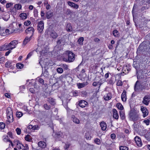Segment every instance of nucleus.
<instances>
[{
    "label": "nucleus",
    "instance_id": "1",
    "mask_svg": "<svg viewBox=\"0 0 150 150\" xmlns=\"http://www.w3.org/2000/svg\"><path fill=\"white\" fill-rule=\"evenodd\" d=\"M63 60L66 62H71L75 60V54L72 52L68 50L66 51V56L63 58Z\"/></svg>",
    "mask_w": 150,
    "mask_h": 150
},
{
    "label": "nucleus",
    "instance_id": "2",
    "mask_svg": "<svg viewBox=\"0 0 150 150\" xmlns=\"http://www.w3.org/2000/svg\"><path fill=\"white\" fill-rule=\"evenodd\" d=\"M17 41L14 40L11 41L9 43H6L4 44L5 50H12L15 48L16 45L18 44Z\"/></svg>",
    "mask_w": 150,
    "mask_h": 150
},
{
    "label": "nucleus",
    "instance_id": "3",
    "mask_svg": "<svg viewBox=\"0 0 150 150\" xmlns=\"http://www.w3.org/2000/svg\"><path fill=\"white\" fill-rule=\"evenodd\" d=\"M129 117L130 120L133 121H137L138 120L139 118L138 114L135 110L133 109L131 110L130 111Z\"/></svg>",
    "mask_w": 150,
    "mask_h": 150
},
{
    "label": "nucleus",
    "instance_id": "4",
    "mask_svg": "<svg viewBox=\"0 0 150 150\" xmlns=\"http://www.w3.org/2000/svg\"><path fill=\"white\" fill-rule=\"evenodd\" d=\"M44 28V23L43 21H41L38 22V26L37 29L38 32L40 33H42L43 30Z\"/></svg>",
    "mask_w": 150,
    "mask_h": 150
},
{
    "label": "nucleus",
    "instance_id": "5",
    "mask_svg": "<svg viewBox=\"0 0 150 150\" xmlns=\"http://www.w3.org/2000/svg\"><path fill=\"white\" fill-rule=\"evenodd\" d=\"M150 101V96L148 95H145L143 98L142 103L146 105H148Z\"/></svg>",
    "mask_w": 150,
    "mask_h": 150
},
{
    "label": "nucleus",
    "instance_id": "6",
    "mask_svg": "<svg viewBox=\"0 0 150 150\" xmlns=\"http://www.w3.org/2000/svg\"><path fill=\"white\" fill-rule=\"evenodd\" d=\"M141 110L143 113V116L144 117H146L148 115L149 112L146 107L143 106H141Z\"/></svg>",
    "mask_w": 150,
    "mask_h": 150
},
{
    "label": "nucleus",
    "instance_id": "7",
    "mask_svg": "<svg viewBox=\"0 0 150 150\" xmlns=\"http://www.w3.org/2000/svg\"><path fill=\"white\" fill-rule=\"evenodd\" d=\"M34 31V29L33 28L29 27L25 30V33L27 34H30V37H32L33 35Z\"/></svg>",
    "mask_w": 150,
    "mask_h": 150
},
{
    "label": "nucleus",
    "instance_id": "8",
    "mask_svg": "<svg viewBox=\"0 0 150 150\" xmlns=\"http://www.w3.org/2000/svg\"><path fill=\"white\" fill-rule=\"evenodd\" d=\"M141 84L139 82L137 81L136 82L134 86V89L135 91H141Z\"/></svg>",
    "mask_w": 150,
    "mask_h": 150
},
{
    "label": "nucleus",
    "instance_id": "9",
    "mask_svg": "<svg viewBox=\"0 0 150 150\" xmlns=\"http://www.w3.org/2000/svg\"><path fill=\"white\" fill-rule=\"evenodd\" d=\"M134 139L137 146L139 147H141L142 144L140 138L136 136L134 138Z\"/></svg>",
    "mask_w": 150,
    "mask_h": 150
},
{
    "label": "nucleus",
    "instance_id": "10",
    "mask_svg": "<svg viewBox=\"0 0 150 150\" xmlns=\"http://www.w3.org/2000/svg\"><path fill=\"white\" fill-rule=\"evenodd\" d=\"M67 4L69 6L75 9H77L79 7L78 4L70 1L67 2Z\"/></svg>",
    "mask_w": 150,
    "mask_h": 150
},
{
    "label": "nucleus",
    "instance_id": "11",
    "mask_svg": "<svg viewBox=\"0 0 150 150\" xmlns=\"http://www.w3.org/2000/svg\"><path fill=\"white\" fill-rule=\"evenodd\" d=\"M87 104V102L84 100H81L79 102V105L81 108L85 107Z\"/></svg>",
    "mask_w": 150,
    "mask_h": 150
},
{
    "label": "nucleus",
    "instance_id": "12",
    "mask_svg": "<svg viewBox=\"0 0 150 150\" xmlns=\"http://www.w3.org/2000/svg\"><path fill=\"white\" fill-rule=\"evenodd\" d=\"M134 130L137 132H139L140 131L141 127L139 126L138 124L134 123L133 125Z\"/></svg>",
    "mask_w": 150,
    "mask_h": 150
},
{
    "label": "nucleus",
    "instance_id": "13",
    "mask_svg": "<svg viewBox=\"0 0 150 150\" xmlns=\"http://www.w3.org/2000/svg\"><path fill=\"white\" fill-rule=\"evenodd\" d=\"M121 98L122 101H126L127 99L126 92L125 90H123L121 95Z\"/></svg>",
    "mask_w": 150,
    "mask_h": 150
},
{
    "label": "nucleus",
    "instance_id": "14",
    "mask_svg": "<svg viewBox=\"0 0 150 150\" xmlns=\"http://www.w3.org/2000/svg\"><path fill=\"white\" fill-rule=\"evenodd\" d=\"M113 117L116 119H118L119 118V115L117 110L115 109L112 110Z\"/></svg>",
    "mask_w": 150,
    "mask_h": 150
},
{
    "label": "nucleus",
    "instance_id": "15",
    "mask_svg": "<svg viewBox=\"0 0 150 150\" xmlns=\"http://www.w3.org/2000/svg\"><path fill=\"white\" fill-rule=\"evenodd\" d=\"M111 98V94L110 93H108L106 94L104 96V99L106 100H110Z\"/></svg>",
    "mask_w": 150,
    "mask_h": 150
},
{
    "label": "nucleus",
    "instance_id": "16",
    "mask_svg": "<svg viewBox=\"0 0 150 150\" xmlns=\"http://www.w3.org/2000/svg\"><path fill=\"white\" fill-rule=\"evenodd\" d=\"M100 125L103 130L104 131L106 130L107 128V125L106 123L103 121L102 122L100 123Z\"/></svg>",
    "mask_w": 150,
    "mask_h": 150
},
{
    "label": "nucleus",
    "instance_id": "17",
    "mask_svg": "<svg viewBox=\"0 0 150 150\" xmlns=\"http://www.w3.org/2000/svg\"><path fill=\"white\" fill-rule=\"evenodd\" d=\"M66 28L67 31L68 32H71L73 30V29L70 23L67 24L66 26Z\"/></svg>",
    "mask_w": 150,
    "mask_h": 150
},
{
    "label": "nucleus",
    "instance_id": "18",
    "mask_svg": "<svg viewBox=\"0 0 150 150\" xmlns=\"http://www.w3.org/2000/svg\"><path fill=\"white\" fill-rule=\"evenodd\" d=\"M102 84V83L101 82V79L99 81H95L93 83V86L96 87L98 86H99V88H100L101 85Z\"/></svg>",
    "mask_w": 150,
    "mask_h": 150
},
{
    "label": "nucleus",
    "instance_id": "19",
    "mask_svg": "<svg viewBox=\"0 0 150 150\" xmlns=\"http://www.w3.org/2000/svg\"><path fill=\"white\" fill-rule=\"evenodd\" d=\"M18 29H13V30L11 29H6L5 30V32L6 33L10 34L13 32L16 33L17 31H18Z\"/></svg>",
    "mask_w": 150,
    "mask_h": 150
},
{
    "label": "nucleus",
    "instance_id": "20",
    "mask_svg": "<svg viewBox=\"0 0 150 150\" xmlns=\"http://www.w3.org/2000/svg\"><path fill=\"white\" fill-rule=\"evenodd\" d=\"M7 116L12 115V111L11 108L10 107H8L6 110Z\"/></svg>",
    "mask_w": 150,
    "mask_h": 150
},
{
    "label": "nucleus",
    "instance_id": "21",
    "mask_svg": "<svg viewBox=\"0 0 150 150\" xmlns=\"http://www.w3.org/2000/svg\"><path fill=\"white\" fill-rule=\"evenodd\" d=\"M71 118L73 122L76 124H79L80 123L79 119L76 118L74 115H72Z\"/></svg>",
    "mask_w": 150,
    "mask_h": 150
},
{
    "label": "nucleus",
    "instance_id": "22",
    "mask_svg": "<svg viewBox=\"0 0 150 150\" xmlns=\"http://www.w3.org/2000/svg\"><path fill=\"white\" fill-rule=\"evenodd\" d=\"M10 18V14L8 13H5L2 17L3 19L5 21H7Z\"/></svg>",
    "mask_w": 150,
    "mask_h": 150
},
{
    "label": "nucleus",
    "instance_id": "23",
    "mask_svg": "<svg viewBox=\"0 0 150 150\" xmlns=\"http://www.w3.org/2000/svg\"><path fill=\"white\" fill-rule=\"evenodd\" d=\"M31 38L30 37H28L27 36L25 37V39L24 40L23 44L24 45H26L28 42H29L31 39Z\"/></svg>",
    "mask_w": 150,
    "mask_h": 150
},
{
    "label": "nucleus",
    "instance_id": "24",
    "mask_svg": "<svg viewBox=\"0 0 150 150\" xmlns=\"http://www.w3.org/2000/svg\"><path fill=\"white\" fill-rule=\"evenodd\" d=\"M38 145L39 147L42 148H45L46 146V143L42 141L39 142L38 143Z\"/></svg>",
    "mask_w": 150,
    "mask_h": 150
},
{
    "label": "nucleus",
    "instance_id": "25",
    "mask_svg": "<svg viewBox=\"0 0 150 150\" xmlns=\"http://www.w3.org/2000/svg\"><path fill=\"white\" fill-rule=\"evenodd\" d=\"M88 84L87 82H83L81 83H78L77 84V86L78 88H81L84 87L85 86Z\"/></svg>",
    "mask_w": 150,
    "mask_h": 150
},
{
    "label": "nucleus",
    "instance_id": "26",
    "mask_svg": "<svg viewBox=\"0 0 150 150\" xmlns=\"http://www.w3.org/2000/svg\"><path fill=\"white\" fill-rule=\"evenodd\" d=\"M57 33L55 31H52L50 34V36L53 39H55L57 37Z\"/></svg>",
    "mask_w": 150,
    "mask_h": 150
},
{
    "label": "nucleus",
    "instance_id": "27",
    "mask_svg": "<svg viewBox=\"0 0 150 150\" xmlns=\"http://www.w3.org/2000/svg\"><path fill=\"white\" fill-rule=\"evenodd\" d=\"M47 101L52 105H54L55 104V100L54 99L51 98H50L47 100Z\"/></svg>",
    "mask_w": 150,
    "mask_h": 150
},
{
    "label": "nucleus",
    "instance_id": "28",
    "mask_svg": "<svg viewBox=\"0 0 150 150\" xmlns=\"http://www.w3.org/2000/svg\"><path fill=\"white\" fill-rule=\"evenodd\" d=\"M141 91H142L144 90V89H148V84H144L143 85L141 84Z\"/></svg>",
    "mask_w": 150,
    "mask_h": 150
},
{
    "label": "nucleus",
    "instance_id": "29",
    "mask_svg": "<svg viewBox=\"0 0 150 150\" xmlns=\"http://www.w3.org/2000/svg\"><path fill=\"white\" fill-rule=\"evenodd\" d=\"M119 112L120 116L122 120L125 119V117L124 111H123L120 110Z\"/></svg>",
    "mask_w": 150,
    "mask_h": 150
},
{
    "label": "nucleus",
    "instance_id": "30",
    "mask_svg": "<svg viewBox=\"0 0 150 150\" xmlns=\"http://www.w3.org/2000/svg\"><path fill=\"white\" fill-rule=\"evenodd\" d=\"M11 62L10 61H7L5 64V67L7 68H12L13 66L11 65Z\"/></svg>",
    "mask_w": 150,
    "mask_h": 150
},
{
    "label": "nucleus",
    "instance_id": "31",
    "mask_svg": "<svg viewBox=\"0 0 150 150\" xmlns=\"http://www.w3.org/2000/svg\"><path fill=\"white\" fill-rule=\"evenodd\" d=\"M8 121L9 122H12L13 121V115L7 116Z\"/></svg>",
    "mask_w": 150,
    "mask_h": 150
},
{
    "label": "nucleus",
    "instance_id": "32",
    "mask_svg": "<svg viewBox=\"0 0 150 150\" xmlns=\"http://www.w3.org/2000/svg\"><path fill=\"white\" fill-rule=\"evenodd\" d=\"M66 13L67 15H70L71 16L73 14V11L69 9H67L66 10Z\"/></svg>",
    "mask_w": 150,
    "mask_h": 150
},
{
    "label": "nucleus",
    "instance_id": "33",
    "mask_svg": "<svg viewBox=\"0 0 150 150\" xmlns=\"http://www.w3.org/2000/svg\"><path fill=\"white\" fill-rule=\"evenodd\" d=\"M20 16L23 19H25L27 18V15L26 13H21L20 14Z\"/></svg>",
    "mask_w": 150,
    "mask_h": 150
},
{
    "label": "nucleus",
    "instance_id": "34",
    "mask_svg": "<svg viewBox=\"0 0 150 150\" xmlns=\"http://www.w3.org/2000/svg\"><path fill=\"white\" fill-rule=\"evenodd\" d=\"M84 40V38L83 37H80L78 40V42L80 45L83 44V42Z\"/></svg>",
    "mask_w": 150,
    "mask_h": 150
},
{
    "label": "nucleus",
    "instance_id": "35",
    "mask_svg": "<svg viewBox=\"0 0 150 150\" xmlns=\"http://www.w3.org/2000/svg\"><path fill=\"white\" fill-rule=\"evenodd\" d=\"M52 12L49 11L47 13L46 16L47 19H49L52 17Z\"/></svg>",
    "mask_w": 150,
    "mask_h": 150
},
{
    "label": "nucleus",
    "instance_id": "36",
    "mask_svg": "<svg viewBox=\"0 0 150 150\" xmlns=\"http://www.w3.org/2000/svg\"><path fill=\"white\" fill-rule=\"evenodd\" d=\"M117 106L119 109L121 110H122L123 109V107L121 103H118L117 104Z\"/></svg>",
    "mask_w": 150,
    "mask_h": 150
},
{
    "label": "nucleus",
    "instance_id": "37",
    "mask_svg": "<svg viewBox=\"0 0 150 150\" xmlns=\"http://www.w3.org/2000/svg\"><path fill=\"white\" fill-rule=\"evenodd\" d=\"M44 107L46 110H49L50 109L51 106L48 105L47 103H45L44 105Z\"/></svg>",
    "mask_w": 150,
    "mask_h": 150
},
{
    "label": "nucleus",
    "instance_id": "38",
    "mask_svg": "<svg viewBox=\"0 0 150 150\" xmlns=\"http://www.w3.org/2000/svg\"><path fill=\"white\" fill-rule=\"evenodd\" d=\"M25 139L28 142H30L32 140L31 136L29 135H27L25 137Z\"/></svg>",
    "mask_w": 150,
    "mask_h": 150
},
{
    "label": "nucleus",
    "instance_id": "39",
    "mask_svg": "<svg viewBox=\"0 0 150 150\" xmlns=\"http://www.w3.org/2000/svg\"><path fill=\"white\" fill-rule=\"evenodd\" d=\"M15 8L18 10H20L21 8V6L20 4H16L15 5Z\"/></svg>",
    "mask_w": 150,
    "mask_h": 150
},
{
    "label": "nucleus",
    "instance_id": "40",
    "mask_svg": "<svg viewBox=\"0 0 150 150\" xmlns=\"http://www.w3.org/2000/svg\"><path fill=\"white\" fill-rule=\"evenodd\" d=\"M22 148L21 150H28V146L27 144H25V146H24L23 145H22Z\"/></svg>",
    "mask_w": 150,
    "mask_h": 150
},
{
    "label": "nucleus",
    "instance_id": "41",
    "mask_svg": "<svg viewBox=\"0 0 150 150\" xmlns=\"http://www.w3.org/2000/svg\"><path fill=\"white\" fill-rule=\"evenodd\" d=\"M120 150H128V148L125 146H121L120 147Z\"/></svg>",
    "mask_w": 150,
    "mask_h": 150
},
{
    "label": "nucleus",
    "instance_id": "42",
    "mask_svg": "<svg viewBox=\"0 0 150 150\" xmlns=\"http://www.w3.org/2000/svg\"><path fill=\"white\" fill-rule=\"evenodd\" d=\"M23 64L21 63L17 64H16V66L17 68L18 69H21L23 67Z\"/></svg>",
    "mask_w": 150,
    "mask_h": 150
},
{
    "label": "nucleus",
    "instance_id": "43",
    "mask_svg": "<svg viewBox=\"0 0 150 150\" xmlns=\"http://www.w3.org/2000/svg\"><path fill=\"white\" fill-rule=\"evenodd\" d=\"M85 137L86 139L88 140L91 139V137L90 136L88 133H86Z\"/></svg>",
    "mask_w": 150,
    "mask_h": 150
},
{
    "label": "nucleus",
    "instance_id": "44",
    "mask_svg": "<svg viewBox=\"0 0 150 150\" xmlns=\"http://www.w3.org/2000/svg\"><path fill=\"white\" fill-rule=\"evenodd\" d=\"M113 34L115 37H117L118 36V32L116 30H114L113 31Z\"/></svg>",
    "mask_w": 150,
    "mask_h": 150
},
{
    "label": "nucleus",
    "instance_id": "45",
    "mask_svg": "<svg viewBox=\"0 0 150 150\" xmlns=\"http://www.w3.org/2000/svg\"><path fill=\"white\" fill-rule=\"evenodd\" d=\"M16 115L17 117H20L23 115V113L21 112H17Z\"/></svg>",
    "mask_w": 150,
    "mask_h": 150
},
{
    "label": "nucleus",
    "instance_id": "46",
    "mask_svg": "<svg viewBox=\"0 0 150 150\" xmlns=\"http://www.w3.org/2000/svg\"><path fill=\"white\" fill-rule=\"evenodd\" d=\"M5 126V125L3 122H0V129H4Z\"/></svg>",
    "mask_w": 150,
    "mask_h": 150
},
{
    "label": "nucleus",
    "instance_id": "47",
    "mask_svg": "<svg viewBox=\"0 0 150 150\" xmlns=\"http://www.w3.org/2000/svg\"><path fill=\"white\" fill-rule=\"evenodd\" d=\"M42 75L47 77L48 76V72L47 70H45L44 72L42 73Z\"/></svg>",
    "mask_w": 150,
    "mask_h": 150
},
{
    "label": "nucleus",
    "instance_id": "48",
    "mask_svg": "<svg viewBox=\"0 0 150 150\" xmlns=\"http://www.w3.org/2000/svg\"><path fill=\"white\" fill-rule=\"evenodd\" d=\"M95 143L98 145H100V139L96 138L94 140Z\"/></svg>",
    "mask_w": 150,
    "mask_h": 150
},
{
    "label": "nucleus",
    "instance_id": "49",
    "mask_svg": "<svg viewBox=\"0 0 150 150\" xmlns=\"http://www.w3.org/2000/svg\"><path fill=\"white\" fill-rule=\"evenodd\" d=\"M57 71L59 73L62 74L63 72V71L62 68L59 67L57 69Z\"/></svg>",
    "mask_w": 150,
    "mask_h": 150
},
{
    "label": "nucleus",
    "instance_id": "50",
    "mask_svg": "<svg viewBox=\"0 0 150 150\" xmlns=\"http://www.w3.org/2000/svg\"><path fill=\"white\" fill-rule=\"evenodd\" d=\"M34 50L32 52H30L27 55V57L25 59V60H26L28 59L31 56L33 55V52Z\"/></svg>",
    "mask_w": 150,
    "mask_h": 150
},
{
    "label": "nucleus",
    "instance_id": "51",
    "mask_svg": "<svg viewBox=\"0 0 150 150\" xmlns=\"http://www.w3.org/2000/svg\"><path fill=\"white\" fill-rule=\"evenodd\" d=\"M61 67L64 69L66 70H67L68 69V66L66 64H62Z\"/></svg>",
    "mask_w": 150,
    "mask_h": 150
},
{
    "label": "nucleus",
    "instance_id": "52",
    "mask_svg": "<svg viewBox=\"0 0 150 150\" xmlns=\"http://www.w3.org/2000/svg\"><path fill=\"white\" fill-rule=\"evenodd\" d=\"M117 85L118 86H122V81L120 80L118 81L117 83Z\"/></svg>",
    "mask_w": 150,
    "mask_h": 150
},
{
    "label": "nucleus",
    "instance_id": "53",
    "mask_svg": "<svg viewBox=\"0 0 150 150\" xmlns=\"http://www.w3.org/2000/svg\"><path fill=\"white\" fill-rule=\"evenodd\" d=\"M143 122L146 124L147 125H149L150 120L149 119L144 120L143 121Z\"/></svg>",
    "mask_w": 150,
    "mask_h": 150
},
{
    "label": "nucleus",
    "instance_id": "54",
    "mask_svg": "<svg viewBox=\"0 0 150 150\" xmlns=\"http://www.w3.org/2000/svg\"><path fill=\"white\" fill-rule=\"evenodd\" d=\"M16 131L18 134L19 135L21 133V130L19 128H17L16 129Z\"/></svg>",
    "mask_w": 150,
    "mask_h": 150
},
{
    "label": "nucleus",
    "instance_id": "55",
    "mask_svg": "<svg viewBox=\"0 0 150 150\" xmlns=\"http://www.w3.org/2000/svg\"><path fill=\"white\" fill-rule=\"evenodd\" d=\"M33 130H38L39 128L38 125H37L33 126Z\"/></svg>",
    "mask_w": 150,
    "mask_h": 150
},
{
    "label": "nucleus",
    "instance_id": "56",
    "mask_svg": "<svg viewBox=\"0 0 150 150\" xmlns=\"http://www.w3.org/2000/svg\"><path fill=\"white\" fill-rule=\"evenodd\" d=\"M5 50L4 44L0 47V51Z\"/></svg>",
    "mask_w": 150,
    "mask_h": 150
},
{
    "label": "nucleus",
    "instance_id": "57",
    "mask_svg": "<svg viewBox=\"0 0 150 150\" xmlns=\"http://www.w3.org/2000/svg\"><path fill=\"white\" fill-rule=\"evenodd\" d=\"M30 23V22L29 21H27L24 22V25L26 26L29 25Z\"/></svg>",
    "mask_w": 150,
    "mask_h": 150
},
{
    "label": "nucleus",
    "instance_id": "58",
    "mask_svg": "<svg viewBox=\"0 0 150 150\" xmlns=\"http://www.w3.org/2000/svg\"><path fill=\"white\" fill-rule=\"evenodd\" d=\"M111 138L113 140L115 139L116 135L115 134H112L110 135Z\"/></svg>",
    "mask_w": 150,
    "mask_h": 150
},
{
    "label": "nucleus",
    "instance_id": "59",
    "mask_svg": "<svg viewBox=\"0 0 150 150\" xmlns=\"http://www.w3.org/2000/svg\"><path fill=\"white\" fill-rule=\"evenodd\" d=\"M22 145H23V144H21L20 143H19L17 144L16 146L18 148L21 149L22 148Z\"/></svg>",
    "mask_w": 150,
    "mask_h": 150
},
{
    "label": "nucleus",
    "instance_id": "60",
    "mask_svg": "<svg viewBox=\"0 0 150 150\" xmlns=\"http://www.w3.org/2000/svg\"><path fill=\"white\" fill-rule=\"evenodd\" d=\"M39 82L42 85L44 84V80L43 79L40 78L39 79Z\"/></svg>",
    "mask_w": 150,
    "mask_h": 150
},
{
    "label": "nucleus",
    "instance_id": "61",
    "mask_svg": "<svg viewBox=\"0 0 150 150\" xmlns=\"http://www.w3.org/2000/svg\"><path fill=\"white\" fill-rule=\"evenodd\" d=\"M79 114L80 115L83 116L86 115V113L85 112L81 111L80 112Z\"/></svg>",
    "mask_w": 150,
    "mask_h": 150
},
{
    "label": "nucleus",
    "instance_id": "62",
    "mask_svg": "<svg viewBox=\"0 0 150 150\" xmlns=\"http://www.w3.org/2000/svg\"><path fill=\"white\" fill-rule=\"evenodd\" d=\"M13 4L12 3H7L6 5V7L7 8H9Z\"/></svg>",
    "mask_w": 150,
    "mask_h": 150
},
{
    "label": "nucleus",
    "instance_id": "63",
    "mask_svg": "<svg viewBox=\"0 0 150 150\" xmlns=\"http://www.w3.org/2000/svg\"><path fill=\"white\" fill-rule=\"evenodd\" d=\"M11 50H8V51L7 52H6L5 53V55L6 56H8L9 54L11 53Z\"/></svg>",
    "mask_w": 150,
    "mask_h": 150
},
{
    "label": "nucleus",
    "instance_id": "64",
    "mask_svg": "<svg viewBox=\"0 0 150 150\" xmlns=\"http://www.w3.org/2000/svg\"><path fill=\"white\" fill-rule=\"evenodd\" d=\"M5 58L4 57H2L0 58V62L1 63L4 62Z\"/></svg>",
    "mask_w": 150,
    "mask_h": 150
}]
</instances>
